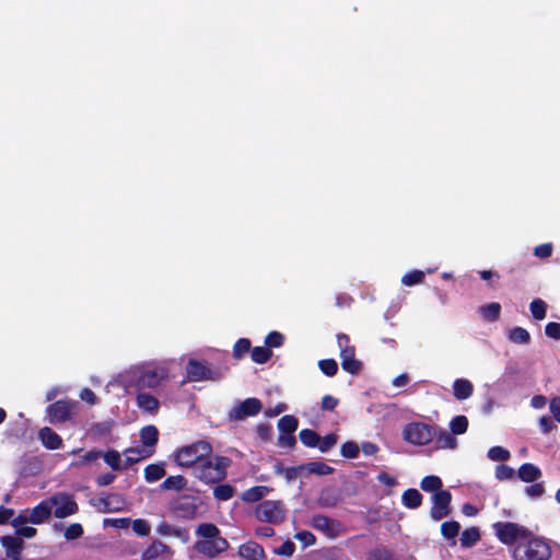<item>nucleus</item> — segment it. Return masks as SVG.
I'll return each instance as SVG.
<instances>
[{
    "mask_svg": "<svg viewBox=\"0 0 560 560\" xmlns=\"http://www.w3.org/2000/svg\"><path fill=\"white\" fill-rule=\"evenodd\" d=\"M231 464V458L226 456L217 455L213 460L208 456L195 467L194 476L206 485L219 483L226 478Z\"/></svg>",
    "mask_w": 560,
    "mask_h": 560,
    "instance_id": "nucleus-1",
    "label": "nucleus"
},
{
    "mask_svg": "<svg viewBox=\"0 0 560 560\" xmlns=\"http://www.w3.org/2000/svg\"><path fill=\"white\" fill-rule=\"evenodd\" d=\"M513 560H549L551 558V548L542 538L532 533L530 537L523 538L513 550Z\"/></svg>",
    "mask_w": 560,
    "mask_h": 560,
    "instance_id": "nucleus-2",
    "label": "nucleus"
},
{
    "mask_svg": "<svg viewBox=\"0 0 560 560\" xmlns=\"http://www.w3.org/2000/svg\"><path fill=\"white\" fill-rule=\"evenodd\" d=\"M212 446L207 441H198L190 445H185L175 451L173 454L174 462L177 466L189 468L199 465L205 457L211 456Z\"/></svg>",
    "mask_w": 560,
    "mask_h": 560,
    "instance_id": "nucleus-3",
    "label": "nucleus"
},
{
    "mask_svg": "<svg viewBox=\"0 0 560 560\" xmlns=\"http://www.w3.org/2000/svg\"><path fill=\"white\" fill-rule=\"evenodd\" d=\"M492 528L499 541L506 546L518 544L523 538L532 536V530L513 522H497Z\"/></svg>",
    "mask_w": 560,
    "mask_h": 560,
    "instance_id": "nucleus-4",
    "label": "nucleus"
},
{
    "mask_svg": "<svg viewBox=\"0 0 560 560\" xmlns=\"http://www.w3.org/2000/svg\"><path fill=\"white\" fill-rule=\"evenodd\" d=\"M436 431L438 425L427 424L423 422H411L405 425L402 430V438L410 444L423 446L434 440Z\"/></svg>",
    "mask_w": 560,
    "mask_h": 560,
    "instance_id": "nucleus-5",
    "label": "nucleus"
},
{
    "mask_svg": "<svg viewBox=\"0 0 560 560\" xmlns=\"http://www.w3.org/2000/svg\"><path fill=\"white\" fill-rule=\"evenodd\" d=\"M170 378V370L165 365H155L140 371L135 386L138 390L156 389Z\"/></svg>",
    "mask_w": 560,
    "mask_h": 560,
    "instance_id": "nucleus-6",
    "label": "nucleus"
},
{
    "mask_svg": "<svg viewBox=\"0 0 560 560\" xmlns=\"http://www.w3.org/2000/svg\"><path fill=\"white\" fill-rule=\"evenodd\" d=\"M78 409V402L71 399H59L46 407V418L51 424L71 421Z\"/></svg>",
    "mask_w": 560,
    "mask_h": 560,
    "instance_id": "nucleus-7",
    "label": "nucleus"
},
{
    "mask_svg": "<svg viewBox=\"0 0 560 560\" xmlns=\"http://www.w3.org/2000/svg\"><path fill=\"white\" fill-rule=\"evenodd\" d=\"M337 343L340 349L341 368L351 375H357L362 370V362L355 359V348L350 343L346 334L337 335Z\"/></svg>",
    "mask_w": 560,
    "mask_h": 560,
    "instance_id": "nucleus-8",
    "label": "nucleus"
},
{
    "mask_svg": "<svg viewBox=\"0 0 560 560\" xmlns=\"http://www.w3.org/2000/svg\"><path fill=\"white\" fill-rule=\"evenodd\" d=\"M199 504L197 497L184 494L174 499L170 504V509L176 517L192 520L197 516Z\"/></svg>",
    "mask_w": 560,
    "mask_h": 560,
    "instance_id": "nucleus-9",
    "label": "nucleus"
},
{
    "mask_svg": "<svg viewBox=\"0 0 560 560\" xmlns=\"http://www.w3.org/2000/svg\"><path fill=\"white\" fill-rule=\"evenodd\" d=\"M52 513L56 518H66L70 515L77 514L79 505L74 501L73 497L69 493L62 492L57 493L49 498Z\"/></svg>",
    "mask_w": 560,
    "mask_h": 560,
    "instance_id": "nucleus-10",
    "label": "nucleus"
},
{
    "mask_svg": "<svg viewBox=\"0 0 560 560\" xmlns=\"http://www.w3.org/2000/svg\"><path fill=\"white\" fill-rule=\"evenodd\" d=\"M310 524L330 539L337 538L343 529L341 522L322 514L313 515Z\"/></svg>",
    "mask_w": 560,
    "mask_h": 560,
    "instance_id": "nucleus-11",
    "label": "nucleus"
},
{
    "mask_svg": "<svg viewBox=\"0 0 560 560\" xmlns=\"http://www.w3.org/2000/svg\"><path fill=\"white\" fill-rule=\"evenodd\" d=\"M187 378L190 382L214 381L218 372L210 369L203 361L190 359L186 365Z\"/></svg>",
    "mask_w": 560,
    "mask_h": 560,
    "instance_id": "nucleus-12",
    "label": "nucleus"
},
{
    "mask_svg": "<svg viewBox=\"0 0 560 560\" xmlns=\"http://www.w3.org/2000/svg\"><path fill=\"white\" fill-rule=\"evenodd\" d=\"M452 494L448 490H440L432 495L430 516L434 521L442 520L451 514Z\"/></svg>",
    "mask_w": 560,
    "mask_h": 560,
    "instance_id": "nucleus-13",
    "label": "nucleus"
},
{
    "mask_svg": "<svg viewBox=\"0 0 560 560\" xmlns=\"http://www.w3.org/2000/svg\"><path fill=\"white\" fill-rule=\"evenodd\" d=\"M262 404L258 398H246L242 402L235 405L229 412L231 420H243L247 417H254L260 412Z\"/></svg>",
    "mask_w": 560,
    "mask_h": 560,
    "instance_id": "nucleus-14",
    "label": "nucleus"
},
{
    "mask_svg": "<svg viewBox=\"0 0 560 560\" xmlns=\"http://www.w3.org/2000/svg\"><path fill=\"white\" fill-rule=\"evenodd\" d=\"M194 548L198 553H201L209 559H214L229 548V542L225 538L198 540Z\"/></svg>",
    "mask_w": 560,
    "mask_h": 560,
    "instance_id": "nucleus-15",
    "label": "nucleus"
},
{
    "mask_svg": "<svg viewBox=\"0 0 560 560\" xmlns=\"http://www.w3.org/2000/svg\"><path fill=\"white\" fill-rule=\"evenodd\" d=\"M280 513L279 501H262L255 509L257 520L265 523H273Z\"/></svg>",
    "mask_w": 560,
    "mask_h": 560,
    "instance_id": "nucleus-16",
    "label": "nucleus"
},
{
    "mask_svg": "<svg viewBox=\"0 0 560 560\" xmlns=\"http://www.w3.org/2000/svg\"><path fill=\"white\" fill-rule=\"evenodd\" d=\"M0 542L5 550V556L11 560H22L24 541L15 536H2Z\"/></svg>",
    "mask_w": 560,
    "mask_h": 560,
    "instance_id": "nucleus-17",
    "label": "nucleus"
},
{
    "mask_svg": "<svg viewBox=\"0 0 560 560\" xmlns=\"http://www.w3.org/2000/svg\"><path fill=\"white\" fill-rule=\"evenodd\" d=\"M342 501V494L337 487H325L320 490L317 504L320 508H336Z\"/></svg>",
    "mask_w": 560,
    "mask_h": 560,
    "instance_id": "nucleus-18",
    "label": "nucleus"
},
{
    "mask_svg": "<svg viewBox=\"0 0 560 560\" xmlns=\"http://www.w3.org/2000/svg\"><path fill=\"white\" fill-rule=\"evenodd\" d=\"M38 440L44 447L50 451L58 450L62 446L61 436L49 427H44L38 431Z\"/></svg>",
    "mask_w": 560,
    "mask_h": 560,
    "instance_id": "nucleus-19",
    "label": "nucleus"
},
{
    "mask_svg": "<svg viewBox=\"0 0 560 560\" xmlns=\"http://www.w3.org/2000/svg\"><path fill=\"white\" fill-rule=\"evenodd\" d=\"M52 513L51 504L49 498L39 502L36 506L33 508L32 512L28 515V520L33 524H42L47 521Z\"/></svg>",
    "mask_w": 560,
    "mask_h": 560,
    "instance_id": "nucleus-20",
    "label": "nucleus"
},
{
    "mask_svg": "<svg viewBox=\"0 0 560 560\" xmlns=\"http://www.w3.org/2000/svg\"><path fill=\"white\" fill-rule=\"evenodd\" d=\"M299 469L303 470V477H308L311 475L326 476L332 474L334 471L331 466L320 460L301 464L299 465Z\"/></svg>",
    "mask_w": 560,
    "mask_h": 560,
    "instance_id": "nucleus-21",
    "label": "nucleus"
},
{
    "mask_svg": "<svg viewBox=\"0 0 560 560\" xmlns=\"http://www.w3.org/2000/svg\"><path fill=\"white\" fill-rule=\"evenodd\" d=\"M238 555L245 560H264L265 558L264 548L255 541H247L241 545Z\"/></svg>",
    "mask_w": 560,
    "mask_h": 560,
    "instance_id": "nucleus-22",
    "label": "nucleus"
},
{
    "mask_svg": "<svg viewBox=\"0 0 560 560\" xmlns=\"http://www.w3.org/2000/svg\"><path fill=\"white\" fill-rule=\"evenodd\" d=\"M154 450H142L139 447H130L125 451V460L122 465V469H128L133 464L138 463L143 458H148L153 454Z\"/></svg>",
    "mask_w": 560,
    "mask_h": 560,
    "instance_id": "nucleus-23",
    "label": "nucleus"
},
{
    "mask_svg": "<svg viewBox=\"0 0 560 560\" xmlns=\"http://www.w3.org/2000/svg\"><path fill=\"white\" fill-rule=\"evenodd\" d=\"M140 441L144 450H153L159 442V430L155 425L149 424L140 430Z\"/></svg>",
    "mask_w": 560,
    "mask_h": 560,
    "instance_id": "nucleus-24",
    "label": "nucleus"
},
{
    "mask_svg": "<svg viewBox=\"0 0 560 560\" xmlns=\"http://www.w3.org/2000/svg\"><path fill=\"white\" fill-rule=\"evenodd\" d=\"M474 393V386L466 378H457L453 384V394L457 400L468 399Z\"/></svg>",
    "mask_w": 560,
    "mask_h": 560,
    "instance_id": "nucleus-25",
    "label": "nucleus"
},
{
    "mask_svg": "<svg viewBox=\"0 0 560 560\" xmlns=\"http://www.w3.org/2000/svg\"><path fill=\"white\" fill-rule=\"evenodd\" d=\"M517 477L524 482H534L541 477V470L532 463H525L518 468Z\"/></svg>",
    "mask_w": 560,
    "mask_h": 560,
    "instance_id": "nucleus-26",
    "label": "nucleus"
},
{
    "mask_svg": "<svg viewBox=\"0 0 560 560\" xmlns=\"http://www.w3.org/2000/svg\"><path fill=\"white\" fill-rule=\"evenodd\" d=\"M136 399L138 407L142 410L149 411L151 413H155L159 410V400L150 394L139 390Z\"/></svg>",
    "mask_w": 560,
    "mask_h": 560,
    "instance_id": "nucleus-27",
    "label": "nucleus"
},
{
    "mask_svg": "<svg viewBox=\"0 0 560 560\" xmlns=\"http://www.w3.org/2000/svg\"><path fill=\"white\" fill-rule=\"evenodd\" d=\"M454 434L438 427L436 435L434 436L436 448L454 450L457 446V441Z\"/></svg>",
    "mask_w": 560,
    "mask_h": 560,
    "instance_id": "nucleus-28",
    "label": "nucleus"
},
{
    "mask_svg": "<svg viewBox=\"0 0 560 560\" xmlns=\"http://www.w3.org/2000/svg\"><path fill=\"white\" fill-rule=\"evenodd\" d=\"M423 501L422 494L415 488H409L401 495V503L407 509H418Z\"/></svg>",
    "mask_w": 560,
    "mask_h": 560,
    "instance_id": "nucleus-29",
    "label": "nucleus"
},
{
    "mask_svg": "<svg viewBox=\"0 0 560 560\" xmlns=\"http://www.w3.org/2000/svg\"><path fill=\"white\" fill-rule=\"evenodd\" d=\"M196 535L205 538L203 540H213L222 538L220 536V529L213 523H201L196 529Z\"/></svg>",
    "mask_w": 560,
    "mask_h": 560,
    "instance_id": "nucleus-30",
    "label": "nucleus"
},
{
    "mask_svg": "<svg viewBox=\"0 0 560 560\" xmlns=\"http://www.w3.org/2000/svg\"><path fill=\"white\" fill-rule=\"evenodd\" d=\"M164 463L150 464L144 468V479L147 482H155L165 476Z\"/></svg>",
    "mask_w": 560,
    "mask_h": 560,
    "instance_id": "nucleus-31",
    "label": "nucleus"
},
{
    "mask_svg": "<svg viewBox=\"0 0 560 560\" xmlns=\"http://www.w3.org/2000/svg\"><path fill=\"white\" fill-rule=\"evenodd\" d=\"M187 479L182 475L170 476L161 485L162 490L182 491L187 486Z\"/></svg>",
    "mask_w": 560,
    "mask_h": 560,
    "instance_id": "nucleus-32",
    "label": "nucleus"
},
{
    "mask_svg": "<svg viewBox=\"0 0 560 560\" xmlns=\"http://www.w3.org/2000/svg\"><path fill=\"white\" fill-rule=\"evenodd\" d=\"M480 539V532L478 527L466 528L460 535V546L463 548H470L475 546Z\"/></svg>",
    "mask_w": 560,
    "mask_h": 560,
    "instance_id": "nucleus-33",
    "label": "nucleus"
},
{
    "mask_svg": "<svg viewBox=\"0 0 560 560\" xmlns=\"http://www.w3.org/2000/svg\"><path fill=\"white\" fill-rule=\"evenodd\" d=\"M109 508H101L100 512L103 513H114L120 512L125 510L126 501L124 497L119 493H108Z\"/></svg>",
    "mask_w": 560,
    "mask_h": 560,
    "instance_id": "nucleus-34",
    "label": "nucleus"
},
{
    "mask_svg": "<svg viewBox=\"0 0 560 560\" xmlns=\"http://www.w3.org/2000/svg\"><path fill=\"white\" fill-rule=\"evenodd\" d=\"M460 530V525L456 521L444 522L441 525V534L446 539H453L451 546L456 545L455 538L458 536Z\"/></svg>",
    "mask_w": 560,
    "mask_h": 560,
    "instance_id": "nucleus-35",
    "label": "nucleus"
},
{
    "mask_svg": "<svg viewBox=\"0 0 560 560\" xmlns=\"http://www.w3.org/2000/svg\"><path fill=\"white\" fill-rule=\"evenodd\" d=\"M480 314L483 319L488 322H495L500 318L501 305L498 302H492L480 306Z\"/></svg>",
    "mask_w": 560,
    "mask_h": 560,
    "instance_id": "nucleus-36",
    "label": "nucleus"
},
{
    "mask_svg": "<svg viewBox=\"0 0 560 560\" xmlns=\"http://www.w3.org/2000/svg\"><path fill=\"white\" fill-rule=\"evenodd\" d=\"M442 487V479L434 475L425 476L420 482V488L425 492L436 493L438 491L443 490Z\"/></svg>",
    "mask_w": 560,
    "mask_h": 560,
    "instance_id": "nucleus-37",
    "label": "nucleus"
},
{
    "mask_svg": "<svg viewBox=\"0 0 560 560\" xmlns=\"http://www.w3.org/2000/svg\"><path fill=\"white\" fill-rule=\"evenodd\" d=\"M301 443L306 447H317L320 442V435L311 429H303L299 433Z\"/></svg>",
    "mask_w": 560,
    "mask_h": 560,
    "instance_id": "nucleus-38",
    "label": "nucleus"
},
{
    "mask_svg": "<svg viewBox=\"0 0 560 560\" xmlns=\"http://www.w3.org/2000/svg\"><path fill=\"white\" fill-rule=\"evenodd\" d=\"M268 492V489L264 486H255L243 492L242 499L245 502H257L261 500Z\"/></svg>",
    "mask_w": 560,
    "mask_h": 560,
    "instance_id": "nucleus-39",
    "label": "nucleus"
},
{
    "mask_svg": "<svg viewBox=\"0 0 560 560\" xmlns=\"http://www.w3.org/2000/svg\"><path fill=\"white\" fill-rule=\"evenodd\" d=\"M235 494V488L229 483H219L213 489V497L218 501H228Z\"/></svg>",
    "mask_w": 560,
    "mask_h": 560,
    "instance_id": "nucleus-40",
    "label": "nucleus"
},
{
    "mask_svg": "<svg viewBox=\"0 0 560 560\" xmlns=\"http://www.w3.org/2000/svg\"><path fill=\"white\" fill-rule=\"evenodd\" d=\"M468 418L464 415L455 416L450 422L451 432L454 435H460L468 430Z\"/></svg>",
    "mask_w": 560,
    "mask_h": 560,
    "instance_id": "nucleus-41",
    "label": "nucleus"
},
{
    "mask_svg": "<svg viewBox=\"0 0 560 560\" xmlns=\"http://www.w3.org/2000/svg\"><path fill=\"white\" fill-rule=\"evenodd\" d=\"M252 343L247 338H240L233 346V358L242 360L247 353H250Z\"/></svg>",
    "mask_w": 560,
    "mask_h": 560,
    "instance_id": "nucleus-42",
    "label": "nucleus"
},
{
    "mask_svg": "<svg viewBox=\"0 0 560 560\" xmlns=\"http://www.w3.org/2000/svg\"><path fill=\"white\" fill-rule=\"evenodd\" d=\"M167 546L162 544L161 541H153L141 555L142 560H153L161 556Z\"/></svg>",
    "mask_w": 560,
    "mask_h": 560,
    "instance_id": "nucleus-43",
    "label": "nucleus"
},
{
    "mask_svg": "<svg viewBox=\"0 0 560 560\" xmlns=\"http://www.w3.org/2000/svg\"><path fill=\"white\" fill-rule=\"evenodd\" d=\"M272 355V351L264 346V347H255L250 350V359L254 363L264 364L266 363Z\"/></svg>",
    "mask_w": 560,
    "mask_h": 560,
    "instance_id": "nucleus-44",
    "label": "nucleus"
},
{
    "mask_svg": "<svg viewBox=\"0 0 560 560\" xmlns=\"http://www.w3.org/2000/svg\"><path fill=\"white\" fill-rule=\"evenodd\" d=\"M104 462L113 469V470H124L121 465V456L120 453L116 450H109L101 456Z\"/></svg>",
    "mask_w": 560,
    "mask_h": 560,
    "instance_id": "nucleus-45",
    "label": "nucleus"
},
{
    "mask_svg": "<svg viewBox=\"0 0 560 560\" xmlns=\"http://www.w3.org/2000/svg\"><path fill=\"white\" fill-rule=\"evenodd\" d=\"M532 316L536 320H542L547 314V304L541 299H535L529 304Z\"/></svg>",
    "mask_w": 560,
    "mask_h": 560,
    "instance_id": "nucleus-46",
    "label": "nucleus"
},
{
    "mask_svg": "<svg viewBox=\"0 0 560 560\" xmlns=\"http://www.w3.org/2000/svg\"><path fill=\"white\" fill-rule=\"evenodd\" d=\"M509 338L514 343L527 345L530 341L529 332L523 327H514L509 332Z\"/></svg>",
    "mask_w": 560,
    "mask_h": 560,
    "instance_id": "nucleus-47",
    "label": "nucleus"
},
{
    "mask_svg": "<svg viewBox=\"0 0 560 560\" xmlns=\"http://www.w3.org/2000/svg\"><path fill=\"white\" fill-rule=\"evenodd\" d=\"M114 420H105L102 422L94 423L91 428V432L100 438L107 436L110 434L113 428H114Z\"/></svg>",
    "mask_w": 560,
    "mask_h": 560,
    "instance_id": "nucleus-48",
    "label": "nucleus"
},
{
    "mask_svg": "<svg viewBox=\"0 0 560 560\" xmlns=\"http://www.w3.org/2000/svg\"><path fill=\"white\" fill-rule=\"evenodd\" d=\"M319 370L329 377H332L338 372L337 361L334 359H323L318 361Z\"/></svg>",
    "mask_w": 560,
    "mask_h": 560,
    "instance_id": "nucleus-49",
    "label": "nucleus"
},
{
    "mask_svg": "<svg viewBox=\"0 0 560 560\" xmlns=\"http://www.w3.org/2000/svg\"><path fill=\"white\" fill-rule=\"evenodd\" d=\"M424 272L421 271V270H412L408 273H406L402 278H401V282L402 284L407 285V287H412V285H416V284H420L423 282L424 280Z\"/></svg>",
    "mask_w": 560,
    "mask_h": 560,
    "instance_id": "nucleus-50",
    "label": "nucleus"
},
{
    "mask_svg": "<svg viewBox=\"0 0 560 560\" xmlns=\"http://www.w3.org/2000/svg\"><path fill=\"white\" fill-rule=\"evenodd\" d=\"M488 457L494 462H504L511 457V453L502 446H492L488 451Z\"/></svg>",
    "mask_w": 560,
    "mask_h": 560,
    "instance_id": "nucleus-51",
    "label": "nucleus"
},
{
    "mask_svg": "<svg viewBox=\"0 0 560 560\" xmlns=\"http://www.w3.org/2000/svg\"><path fill=\"white\" fill-rule=\"evenodd\" d=\"M366 560H394V555L385 547L375 548L369 551Z\"/></svg>",
    "mask_w": 560,
    "mask_h": 560,
    "instance_id": "nucleus-52",
    "label": "nucleus"
},
{
    "mask_svg": "<svg viewBox=\"0 0 560 560\" xmlns=\"http://www.w3.org/2000/svg\"><path fill=\"white\" fill-rule=\"evenodd\" d=\"M340 453L345 458H357L360 453V448L355 442L348 441L341 445Z\"/></svg>",
    "mask_w": 560,
    "mask_h": 560,
    "instance_id": "nucleus-53",
    "label": "nucleus"
},
{
    "mask_svg": "<svg viewBox=\"0 0 560 560\" xmlns=\"http://www.w3.org/2000/svg\"><path fill=\"white\" fill-rule=\"evenodd\" d=\"M337 441L338 436L336 433H328L323 439L320 438V442L317 445V448L322 453H327L337 444Z\"/></svg>",
    "mask_w": 560,
    "mask_h": 560,
    "instance_id": "nucleus-54",
    "label": "nucleus"
},
{
    "mask_svg": "<svg viewBox=\"0 0 560 560\" xmlns=\"http://www.w3.org/2000/svg\"><path fill=\"white\" fill-rule=\"evenodd\" d=\"M83 533L84 529L80 523H72L66 528L63 536L67 540H75L80 538Z\"/></svg>",
    "mask_w": 560,
    "mask_h": 560,
    "instance_id": "nucleus-55",
    "label": "nucleus"
},
{
    "mask_svg": "<svg viewBox=\"0 0 560 560\" xmlns=\"http://www.w3.org/2000/svg\"><path fill=\"white\" fill-rule=\"evenodd\" d=\"M132 529L138 536L147 537L151 532V526L145 520L137 518L132 522Z\"/></svg>",
    "mask_w": 560,
    "mask_h": 560,
    "instance_id": "nucleus-56",
    "label": "nucleus"
},
{
    "mask_svg": "<svg viewBox=\"0 0 560 560\" xmlns=\"http://www.w3.org/2000/svg\"><path fill=\"white\" fill-rule=\"evenodd\" d=\"M515 476V470L505 464L498 465L495 468V478L503 481L513 479Z\"/></svg>",
    "mask_w": 560,
    "mask_h": 560,
    "instance_id": "nucleus-57",
    "label": "nucleus"
},
{
    "mask_svg": "<svg viewBox=\"0 0 560 560\" xmlns=\"http://www.w3.org/2000/svg\"><path fill=\"white\" fill-rule=\"evenodd\" d=\"M298 425L299 421L294 416H282V433H294Z\"/></svg>",
    "mask_w": 560,
    "mask_h": 560,
    "instance_id": "nucleus-58",
    "label": "nucleus"
},
{
    "mask_svg": "<svg viewBox=\"0 0 560 560\" xmlns=\"http://www.w3.org/2000/svg\"><path fill=\"white\" fill-rule=\"evenodd\" d=\"M295 538L302 542L303 548L312 546L316 541V537L308 530H302L295 534Z\"/></svg>",
    "mask_w": 560,
    "mask_h": 560,
    "instance_id": "nucleus-59",
    "label": "nucleus"
},
{
    "mask_svg": "<svg viewBox=\"0 0 560 560\" xmlns=\"http://www.w3.org/2000/svg\"><path fill=\"white\" fill-rule=\"evenodd\" d=\"M552 244L544 243L535 247L534 255L539 258H548L552 255Z\"/></svg>",
    "mask_w": 560,
    "mask_h": 560,
    "instance_id": "nucleus-60",
    "label": "nucleus"
},
{
    "mask_svg": "<svg viewBox=\"0 0 560 560\" xmlns=\"http://www.w3.org/2000/svg\"><path fill=\"white\" fill-rule=\"evenodd\" d=\"M545 334L555 340H560V323L550 322L545 326Z\"/></svg>",
    "mask_w": 560,
    "mask_h": 560,
    "instance_id": "nucleus-61",
    "label": "nucleus"
},
{
    "mask_svg": "<svg viewBox=\"0 0 560 560\" xmlns=\"http://www.w3.org/2000/svg\"><path fill=\"white\" fill-rule=\"evenodd\" d=\"M525 493L530 498H540L545 493V487L542 483L536 482L525 488Z\"/></svg>",
    "mask_w": 560,
    "mask_h": 560,
    "instance_id": "nucleus-62",
    "label": "nucleus"
},
{
    "mask_svg": "<svg viewBox=\"0 0 560 560\" xmlns=\"http://www.w3.org/2000/svg\"><path fill=\"white\" fill-rule=\"evenodd\" d=\"M339 404L338 398L331 395H325L320 401V408L323 410L332 411Z\"/></svg>",
    "mask_w": 560,
    "mask_h": 560,
    "instance_id": "nucleus-63",
    "label": "nucleus"
},
{
    "mask_svg": "<svg viewBox=\"0 0 560 560\" xmlns=\"http://www.w3.org/2000/svg\"><path fill=\"white\" fill-rule=\"evenodd\" d=\"M549 408L555 420L560 423V397L552 398Z\"/></svg>",
    "mask_w": 560,
    "mask_h": 560,
    "instance_id": "nucleus-64",
    "label": "nucleus"
}]
</instances>
